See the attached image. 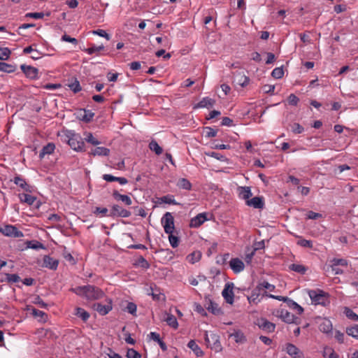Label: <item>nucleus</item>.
Returning <instances> with one entry per match:
<instances>
[{
	"instance_id": "nucleus-35",
	"label": "nucleus",
	"mask_w": 358,
	"mask_h": 358,
	"mask_svg": "<svg viewBox=\"0 0 358 358\" xmlns=\"http://www.w3.org/2000/svg\"><path fill=\"white\" fill-rule=\"evenodd\" d=\"M67 86L70 88L71 90H72L74 93H78L80 91H81L82 87L80 85L79 81L77 78H74L72 80L71 83H69L67 84Z\"/></svg>"
},
{
	"instance_id": "nucleus-60",
	"label": "nucleus",
	"mask_w": 358,
	"mask_h": 358,
	"mask_svg": "<svg viewBox=\"0 0 358 358\" xmlns=\"http://www.w3.org/2000/svg\"><path fill=\"white\" fill-rule=\"evenodd\" d=\"M287 101L291 106H296L299 101V99L294 94H291L288 98Z\"/></svg>"
},
{
	"instance_id": "nucleus-41",
	"label": "nucleus",
	"mask_w": 358,
	"mask_h": 358,
	"mask_svg": "<svg viewBox=\"0 0 358 358\" xmlns=\"http://www.w3.org/2000/svg\"><path fill=\"white\" fill-rule=\"evenodd\" d=\"M323 356L325 358H338V355L334 350L329 347H324L323 350Z\"/></svg>"
},
{
	"instance_id": "nucleus-18",
	"label": "nucleus",
	"mask_w": 358,
	"mask_h": 358,
	"mask_svg": "<svg viewBox=\"0 0 358 358\" xmlns=\"http://www.w3.org/2000/svg\"><path fill=\"white\" fill-rule=\"evenodd\" d=\"M59 264V261L50 257L45 256L43 258V266L52 270H56Z\"/></svg>"
},
{
	"instance_id": "nucleus-47",
	"label": "nucleus",
	"mask_w": 358,
	"mask_h": 358,
	"mask_svg": "<svg viewBox=\"0 0 358 358\" xmlns=\"http://www.w3.org/2000/svg\"><path fill=\"white\" fill-rule=\"evenodd\" d=\"M344 313L345 314L346 317H348L349 319L354 321H358V315H357L350 308L345 307L344 310Z\"/></svg>"
},
{
	"instance_id": "nucleus-34",
	"label": "nucleus",
	"mask_w": 358,
	"mask_h": 358,
	"mask_svg": "<svg viewBox=\"0 0 358 358\" xmlns=\"http://www.w3.org/2000/svg\"><path fill=\"white\" fill-rule=\"evenodd\" d=\"M206 308L214 315H219L222 313L221 309L218 307V305L210 300L207 303Z\"/></svg>"
},
{
	"instance_id": "nucleus-30",
	"label": "nucleus",
	"mask_w": 358,
	"mask_h": 358,
	"mask_svg": "<svg viewBox=\"0 0 358 358\" xmlns=\"http://www.w3.org/2000/svg\"><path fill=\"white\" fill-rule=\"evenodd\" d=\"M215 101L209 97H204L201 100L195 108H211L215 104Z\"/></svg>"
},
{
	"instance_id": "nucleus-63",
	"label": "nucleus",
	"mask_w": 358,
	"mask_h": 358,
	"mask_svg": "<svg viewBox=\"0 0 358 358\" xmlns=\"http://www.w3.org/2000/svg\"><path fill=\"white\" fill-rule=\"evenodd\" d=\"M138 264L143 268H148L150 267L148 262L142 256L138 258Z\"/></svg>"
},
{
	"instance_id": "nucleus-22",
	"label": "nucleus",
	"mask_w": 358,
	"mask_h": 358,
	"mask_svg": "<svg viewBox=\"0 0 358 358\" xmlns=\"http://www.w3.org/2000/svg\"><path fill=\"white\" fill-rule=\"evenodd\" d=\"M13 181L14 182V183L15 185H17L19 187H20L24 191L28 192H31V187L30 185H29L26 182L24 178H22V177H20L19 176H15L13 178Z\"/></svg>"
},
{
	"instance_id": "nucleus-5",
	"label": "nucleus",
	"mask_w": 358,
	"mask_h": 358,
	"mask_svg": "<svg viewBox=\"0 0 358 358\" xmlns=\"http://www.w3.org/2000/svg\"><path fill=\"white\" fill-rule=\"evenodd\" d=\"M162 224L164 227V231L167 234L173 233L175 229L174 218L171 213L166 212L162 218Z\"/></svg>"
},
{
	"instance_id": "nucleus-29",
	"label": "nucleus",
	"mask_w": 358,
	"mask_h": 358,
	"mask_svg": "<svg viewBox=\"0 0 358 358\" xmlns=\"http://www.w3.org/2000/svg\"><path fill=\"white\" fill-rule=\"evenodd\" d=\"M164 320L166 322L167 324L173 329H176L178 327V323L176 317L170 313H165Z\"/></svg>"
},
{
	"instance_id": "nucleus-25",
	"label": "nucleus",
	"mask_w": 358,
	"mask_h": 358,
	"mask_svg": "<svg viewBox=\"0 0 358 358\" xmlns=\"http://www.w3.org/2000/svg\"><path fill=\"white\" fill-rule=\"evenodd\" d=\"M260 290L261 288L259 287V286H257L255 289L252 290L251 295L248 296V300L250 303L257 304L260 301Z\"/></svg>"
},
{
	"instance_id": "nucleus-59",
	"label": "nucleus",
	"mask_w": 358,
	"mask_h": 358,
	"mask_svg": "<svg viewBox=\"0 0 358 358\" xmlns=\"http://www.w3.org/2000/svg\"><path fill=\"white\" fill-rule=\"evenodd\" d=\"M321 217H322V215L321 213H315L312 210L308 211L306 214V219L309 220H317Z\"/></svg>"
},
{
	"instance_id": "nucleus-40",
	"label": "nucleus",
	"mask_w": 358,
	"mask_h": 358,
	"mask_svg": "<svg viewBox=\"0 0 358 358\" xmlns=\"http://www.w3.org/2000/svg\"><path fill=\"white\" fill-rule=\"evenodd\" d=\"M290 270L295 271L296 273L304 274L306 271L307 268L304 266L302 264H292L289 266Z\"/></svg>"
},
{
	"instance_id": "nucleus-16",
	"label": "nucleus",
	"mask_w": 358,
	"mask_h": 358,
	"mask_svg": "<svg viewBox=\"0 0 358 358\" xmlns=\"http://www.w3.org/2000/svg\"><path fill=\"white\" fill-rule=\"evenodd\" d=\"M207 220L206 213H199L190 220V227L197 228L200 227L204 222Z\"/></svg>"
},
{
	"instance_id": "nucleus-58",
	"label": "nucleus",
	"mask_w": 358,
	"mask_h": 358,
	"mask_svg": "<svg viewBox=\"0 0 358 358\" xmlns=\"http://www.w3.org/2000/svg\"><path fill=\"white\" fill-rule=\"evenodd\" d=\"M92 32L93 34L98 35L101 37H103V38H106L108 41L110 40V38L109 34H108L106 33V31L103 29L93 30Z\"/></svg>"
},
{
	"instance_id": "nucleus-51",
	"label": "nucleus",
	"mask_w": 358,
	"mask_h": 358,
	"mask_svg": "<svg viewBox=\"0 0 358 358\" xmlns=\"http://www.w3.org/2000/svg\"><path fill=\"white\" fill-rule=\"evenodd\" d=\"M27 247L29 248L38 250V249H44V245L37 241H31L27 242Z\"/></svg>"
},
{
	"instance_id": "nucleus-56",
	"label": "nucleus",
	"mask_w": 358,
	"mask_h": 358,
	"mask_svg": "<svg viewBox=\"0 0 358 358\" xmlns=\"http://www.w3.org/2000/svg\"><path fill=\"white\" fill-rule=\"evenodd\" d=\"M169 240L171 245L173 248L178 247V245L179 244V239L177 236L173 235V233H171V234H169Z\"/></svg>"
},
{
	"instance_id": "nucleus-17",
	"label": "nucleus",
	"mask_w": 358,
	"mask_h": 358,
	"mask_svg": "<svg viewBox=\"0 0 358 358\" xmlns=\"http://www.w3.org/2000/svg\"><path fill=\"white\" fill-rule=\"evenodd\" d=\"M248 206H252L255 208L262 209L264 206V202L262 197L255 196L246 201Z\"/></svg>"
},
{
	"instance_id": "nucleus-20",
	"label": "nucleus",
	"mask_w": 358,
	"mask_h": 358,
	"mask_svg": "<svg viewBox=\"0 0 358 358\" xmlns=\"http://www.w3.org/2000/svg\"><path fill=\"white\" fill-rule=\"evenodd\" d=\"M234 82L241 87H245L250 82L249 77L246 76L243 72L237 73L234 78Z\"/></svg>"
},
{
	"instance_id": "nucleus-32",
	"label": "nucleus",
	"mask_w": 358,
	"mask_h": 358,
	"mask_svg": "<svg viewBox=\"0 0 358 358\" xmlns=\"http://www.w3.org/2000/svg\"><path fill=\"white\" fill-rule=\"evenodd\" d=\"M187 347L190 348L197 357H201L203 355L200 347L196 343L194 340H191L187 344Z\"/></svg>"
},
{
	"instance_id": "nucleus-54",
	"label": "nucleus",
	"mask_w": 358,
	"mask_h": 358,
	"mask_svg": "<svg viewBox=\"0 0 358 358\" xmlns=\"http://www.w3.org/2000/svg\"><path fill=\"white\" fill-rule=\"evenodd\" d=\"M125 310L130 314L135 315L137 310V306L134 303L129 302L125 308Z\"/></svg>"
},
{
	"instance_id": "nucleus-12",
	"label": "nucleus",
	"mask_w": 358,
	"mask_h": 358,
	"mask_svg": "<svg viewBox=\"0 0 358 358\" xmlns=\"http://www.w3.org/2000/svg\"><path fill=\"white\" fill-rule=\"evenodd\" d=\"M230 268L235 273H238L244 270L243 262L239 258H232L229 262Z\"/></svg>"
},
{
	"instance_id": "nucleus-55",
	"label": "nucleus",
	"mask_w": 358,
	"mask_h": 358,
	"mask_svg": "<svg viewBox=\"0 0 358 358\" xmlns=\"http://www.w3.org/2000/svg\"><path fill=\"white\" fill-rule=\"evenodd\" d=\"M297 244L303 248H313V242L306 239H300L297 241Z\"/></svg>"
},
{
	"instance_id": "nucleus-48",
	"label": "nucleus",
	"mask_w": 358,
	"mask_h": 358,
	"mask_svg": "<svg viewBox=\"0 0 358 358\" xmlns=\"http://www.w3.org/2000/svg\"><path fill=\"white\" fill-rule=\"evenodd\" d=\"M11 52L8 48H0V60H7Z\"/></svg>"
},
{
	"instance_id": "nucleus-52",
	"label": "nucleus",
	"mask_w": 358,
	"mask_h": 358,
	"mask_svg": "<svg viewBox=\"0 0 358 358\" xmlns=\"http://www.w3.org/2000/svg\"><path fill=\"white\" fill-rule=\"evenodd\" d=\"M284 75V71L282 67L275 68L271 73V76L276 79L281 78Z\"/></svg>"
},
{
	"instance_id": "nucleus-7",
	"label": "nucleus",
	"mask_w": 358,
	"mask_h": 358,
	"mask_svg": "<svg viewBox=\"0 0 358 358\" xmlns=\"http://www.w3.org/2000/svg\"><path fill=\"white\" fill-rule=\"evenodd\" d=\"M234 283L227 282L224 289L222 290V295L227 303L232 304L234 301V294L233 292Z\"/></svg>"
},
{
	"instance_id": "nucleus-21",
	"label": "nucleus",
	"mask_w": 358,
	"mask_h": 358,
	"mask_svg": "<svg viewBox=\"0 0 358 358\" xmlns=\"http://www.w3.org/2000/svg\"><path fill=\"white\" fill-rule=\"evenodd\" d=\"M113 197L117 201H121L125 205L130 206L132 203V201L131 198L125 194H121L118 192L117 190H114L113 192Z\"/></svg>"
},
{
	"instance_id": "nucleus-9",
	"label": "nucleus",
	"mask_w": 358,
	"mask_h": 358,
	"mask_svg": "<svg viewBox=\"0 0 358 358\" xmlns=\"http://www.w3.org/2000/svg\"><path fill=\"white\" fill-rule=\"evenodd\" d=\"M113 308L112 300L108 299L106 304L95 303L93 305V309L97 311L101 315H107Z\"/></svg>"
},
{
	"instance_id": "nucleus-37",
	"label": "nucleus",
	"mask_w": 358,
	"mask_h": 358,
	"mask_svg": "<svg viewBox=\"0 0 358 358\" xmlns=\"http://www.w3.org/2000/svg\"><path fill=\"white\" fill-rule=\"evenodd\" d=\"M201 253L199 251H194L187 255V259L191 264H194L200 260Z\"/></svg>"
},
{
	"instance_id": "nucleus-13",
	"label": "nucleus",
	"mask_w": 358,
	"mask_h": 358,
	"mask_svg": "<svg viewBox=\"0 0 358 358\" xmlns=\"http://www.w3.org/2000/svg\"><path fill=\"white\" fill-rule=\"evenodd\" d=\"M257 325L262 330L269 333L273 332L275 328V324L269 322L265 318H260L259 320H258Z\"/></svg>"
},
{
	"instance_id": "nucleus-61",
	"label": "nucleus",
	"mask_w": 358,
	"mask_h": 358,
	"mask_svg": "<svg viewBox=\"0 0 358 358\" xmlns=\"http://www.w3.org/2000/svg\"><path fill=\"white\" fill-rule=\"evenodd\" d=\"M85 140L87 142L94 145H97L101 143L100 141L96 139L91 133L88 134V135L85 138Z\"/></svg>"
},
{
	"instance_id": "nucleus-1",
	"label": "nucleus",
	"mask_w": 358,
	"mask_h": 358,
	"mask_svg": "<svg viewBox=\"0 0 358 358\" xmlns=\"http://www.w3.org/2000/svg\"><path fill=\"white\" fill-rule=\"evenodd\" d=\"M65 141L69 146L76 151L83 150L85 143L79 134L73 131H67Z\"/></svg>"
},
{
	"instance_id": "nucleus-50",
	"label": "nucleus",
	"mask_w": 358,
	"mask_h": 358,
	"mask_svg": "<svg viewBox=\"0 0 358 358\" xmlns=\"http://www.w3.org/2000/svg\"><path fill=\"white\" fill-rule=\"evenodd\" d=\"M160 201L162 203L168 204L178 205L179 203L173 199V196L166 195L161 197Z\"/></svg>"
},
{
	"instance_id": "nucleus-64",
	"label": "nucleus",
	"mask_w": 358,
	"mask_h": 358,
	"mask_svg": "<svg viewBox=\"0 0 358 358\" xmlns=\"http://www.w3.org/2000/svg\"><path fill=\"white\" fill-rule=\"evenodd\" d=\"M292 131L294 134H301L303 131V127L299 123H294L292 126Z\"/></svg>"
},
{
	"instance_id": "nucleus-10",
	"label": "nucleus",
	"mask_w": 358,
	"mask_h": 358,
	"mask_svg": "<svg viewBox=\"0 0 358 358\" xmlns=\"http://www.w3.org/2000/svg\"><path fill=\"white\" fill-rule=\"evenodd\" d=\"M20 69L28 78L35 80L38 78V70L37 68L31 66L22 64L20 66Z\"/></svg>"
},
{
	"instance_id": "nucleus-2",
	"label": "nucleus",
	"mask_w": 358,
	"mask_h": 358,
	"mask_svg": "<svg viewBox=\"0 0 358 358\" xmlns=\"http://www.w3.org/2000/svg\"><path fill=\"white\" fill-rule=\"evenodd\" d=\"M204 339L206 345L211 349H213L215 351L221 350L220 336L217 334L206 331Z\"/></svg>"
},
{
	"instance_id": "nucleus-43",
	"label": "nucleus",
	"mask_w": 358,
	"mask_h": 358,
	"mask_svg": "<svg viewBox=\"0 0 358 358\" xmlns=\"http://www.w3.org/2000/svg\"><path fill=\"white\" fill-rule=\"evenodd\" d=\"M236 343H243L245 341V337L241 331H236L231 334Z\"/></svg>"
},
{
	"instance_id": "nucleus-36",
	"label": "nucleus",
	"mask_w": 358,
	"mask_h": 358,
	"mask_svg": "<svg viewBox=\"0 0 358 358\" xmlns=\"http://www.w3.org/2000/svg\"><path fill=\"white\" fill-rule=\"evenodd\" d=\"M177 186L183 189L190 190L192 189L191 182L186 178H180L177 182Z\"/></svg>"
},
{
	"instance_id": "nucleus-8",
	"label": "nucleus",
	"mask_w": 358,
	"mask_h": 358,
	"mask_svg": "<svg viewBox=\"0 0 358 358\" xmlns=\"http://www.w3.org/2000/svg\"><path fill=\"white\" fill-rule=\"evenodd\" d=\"M131 215V212L127 209L123 208L119 205H113L110 210V216L120 217H129Z\"/></svg>"
},
{
	"instance_id": "nucleus-4",
	"label": "nucleus",
	"mask_w": 358,
	"mask_h": 358,
	"mask_svg": "<svg viewBox=\"0 0 358 358\" xmlns=\"http://www.w3.org/2000/svg\"><path fill=\"white\" fill-rule=\"evenodd\" d=\"M104 296V292L94 285H86L85 296L87 300H98Z\"/></svg>"
},
{
	"instance_id": "nucleus-39",
	"label": "nucleus",
	"mask_w": 358,
	"mask_h": 358,
	"mask_svg": "<svg viewBox=\"0 0 358 358\" xmlns=\"http://www.w3.org/2000/svg\"><path fill=\"white\" fill-rule=\"evenodd\" d=\"M16 67L14 65L5 62H0V71L6 73H13L15 71Z\"/></svg>"
},
{
	"instance_id": "nucleus-11",
	"label": "nucleus",
	"mask_w": 358,
	"mask_h": 358,
	"mask_svg": "<svg viewBox=\"0 0 358 358\" xmlns=\"http://www.w3.org/2000/svg\"><path fill=\"white\" fill-rule=\"evenodd\" d=\"M286 352L292 358H303V353L296 345L292 343L286 345Z\"/></svg>"
},
{
	"instance_id": "nucleus-42",
	"label": "nucleus",
	"mask_w": 358,
	"mask_h": 358,
	"mask_svg": "<svg viewBox=\"0 0 358 358\" xmlns=\"http://www.w3.org/2000/svg\"><path fill=\"white\" fill-rule=\"evenodd\" d=\"M103 49L104 46L103 45L99 46L93 45L90 48H85L84 51L87 52L88 55H92L94 53H97L98 52L103 50Z\"/></svg>"
},
{
	"instance_id": "nucleus-23",
	"label": "nucleus",
	"mask_w": 358,
	"mask_h": 358,
	"mask_svg": "<svg viewBox=\"0 0 358 358\" xmlns=\"http://www.w3.org/2000/svg\"><path fill=\"white\" fill-rule=\"evenodd\" d=\"M103 179L107 182H113L117 181L120 185H124L128 182V180L124 177H115L110 174H104L103 175Z\"/></svg>"
},
{
	"instance_id": "nucleus-28",
	"label": "nucleus",
	"mask_w": 358,
	"mask_h": 358,
	"mask_svg": "<svg viewBox=\"0 0 358 358\" xmlns=\"http://www.w3.org/2000/svg\"><path fill=\"white\" fill-rule=\"evenodd\" d=\"M110 153V150L105 147H96L91 150L90 155L93 156H108Z\"/></svg>"
},
{
	"instance_id": "nucleus-15",
	"label": "nucleus",
	"mask_w": 358,
	"mask_h": 358,
	"mask_svg": "<svg viewBox=\"0 0 358 358\" xmlns=\"http://www.w3.org/2000/svg\"><path fill=\"white\" fill-rule=\"evenodd\" d=\"M279 317L286 323H297L299 319L294 314L289 313L287 310H281Z\"/></svg>"
},
{
	"instance_id": "nucleus-31",
	"label": "nucleus",
	"mask_w": 358,
	"mask_h": 358,
	"mask_svg": "<svg viewBox=\"0 0 358 358\" xmlns=\"http://www.w3.org/2000/svg\"><path fill=\"white\" fill-rule=\"evenodd\" d=\"M55 149V145L53 143H48L46 145L43 146L41 151L39 153V157L43 158L45 155L52 154Z\"/></svg>"
},
{
	"instance_id": "nucleus-44",
	"label": "nucleus",
	"mask_w": 358,
	"mask_h": 358,
	"mask_svg": "<svg viewBox=\"0 0 358 358\" xmlns=\"http://www.w3.org/2000/svg\"><path fill=\"white\" fill-rule=\"evenodd\" d=\"M6 280L8 283L18 282L21 280L20 277L15 273H6Z\"/></svg>"
},
{
	"instance_id": "nucleus-46",
	"label": "nucleus",
	"mask_w": 358,
	"mask_h": 358,
	"mask_svg": "<svg viewBox=\"0 0 358 358\" xmlns=\"http://www.w3.org/2000/svg\"><path fill=\"white\" fill-rule=\"evenodd\" d=\"M331 266H335L337 267L338 266H348V261L345 259H338V258H334L331 261Z\"/></svg>"
},
{
	"instance_id": "nucleus-26",
	"label": "nucleus",
	"mask_w": 358,
	"mask_h": 358,
	"mask_svg": "<svg viewBox=\"0 0 358 358\" xmlns=\"http://www.w3.org/2000/svg\"><path fill=\"white\" fill-rule=\"evenodd\" d=\"M80 119L85 122H90L93 117L94 116V113L92 112L90 110L81 109L80 110Z\"/></svg>"
},
{
	"instance_id": "nucleus-3",
	"label": "nucleus",
	"mask_w": 358,
	"mask_h": 358,
	"mask_svg": "<svg viewBox=\"0 0 358 358\" xmlns=\"http://www.w3.org/2000/svg\"><path fill=\"white\" fill-rule=\"evenodd\" d=\"M308 295L313 303L315 305H323L326 304L327 301V294L321 290H310L308 292Z\"/></svg>"
},
{
	"instance_id": "nucleus-45",
	"label": "nucleus",
	"mask_w": 358,
	"mask_h": 358,
	"mask_svg": "<svg viewBox=\"0 0 358 358\" xmlns=\"http://www.w3.org/2000/svg\"><path fill=\"white\" fill-rule=\"evenodd\" d=\"M346 333L348 336L358 339V325H354L346 329Z\"/></svg>"
},
{
	"instance_id": "nucleus-57",
	"label": "nucleus",
	"mask_w": 358,
	"mask_h": 358,
	"mask_svg": "<svg viewBox=\"0 0 358 358\" xmlns=\"http://www.w3.org/2000/svg\"><path fill=\"white\" fill-rule=\"evenodd\" d=\"M127 358H141V355L139 352H138L134 349H128L127 352Z\"/></svg>"
},
{
	"instance_id": "nucleus-33",
	"label": "nucleus",
	"mask_w": 358,
	"mask_h": 358,
	"mask_svg": "<svg viewBox=\"0 0 358 358\" xmlns=\"http://www.w3.org/2000/svg\"><path fill=\"white\" fill-rule=\"evenodd\" d=\"M75 315L78 317L81 318V320L84 322H86L90 317L89 313L87 312L85 309L80 307H78L75 309Z\"/></svg>"
},
{
	"instance_id": "nucleus-24",
	"label": "nucleus",
	"mask_w": 358,
	"mask_h": 358,
	"mask_svg": "<svg viewBox=\"0 0 358 358\" xmlns=\"http://www.w3.org/2000/svg\"><path fill=\"white\" fill-rule=\"evenodd\" d=\"M319 329L324 334L331 333L333 329L331 322L329 320H323L319 325Z\"/></svg>"
},
{
	"instance_id": "nucleus-14",
	"label": "nucleus",
	"mask_w": 358,
	"mask_h": 358,
	"mask_svg": "<svg viewBox=\"0 0 358 358\" xmlns=\"http://www.w3.org/2000/svg\"><path fill=\"white\" fill-rule=\"evenodd\" d=\"M150 292L148 291V294L151 295L152 299L157 301H164L166 299L165 295L160 291L156 286L155 287H150Z\"/></svg>"
},
{
	"instance_id": "nucleus-6",
	"label": "nucleus",
	"mask_w": 358,
	"mask_h": 358,
	"mask_svg": "<svg viewBox=\"0 0 358 358\" xmlns=\"http://www.w3.org/2000/svg\"><path fill=\"white\" fill-rule=\"evenodd\" d=\"M0 232L6 236L14 238H20L23 236V233L13 225L7 224L0 228Z\"/></svg>"
},
{
	"instance_id": "nucleus-53",
	"label": "nucleus",
	"mask_w": 358,
	"mask_h": 358,
	"mask_svg": "<svg viewBox=\"0 0 358 358\" xmlns=\"http://www.w3.org/2000/svg\"><path fill=\"white\" fill-rule=\"evenodd\" d=\"M85 290H86V285L76 287L75 288H71L70 289V291H71L72 292L75 293L77 295L81 296H85Z\"/></svg>"
},
{
	"instance_id": "nucleus-27",
	"label": "nucleus",
	"mask_w": 358,
	"mask_h": 358,
	"mask_svg": "<svg viewBox=\"0 0 358 358\" xmlns=\"http://www.w3.org/2000/svg\"><path fill=\"white\" fill-rule=\"evenodd\" d=\"M19 199L22 203H26L29 206L34 205L36 201V197L27 194H19Z\"/></svg>"
},
{
	"instance_id": "nucleus-62",
	"label": "nucleus",
	"mask_w": 358,
	"mask_h": 358,
	"mask_svg": "<svg viewBox=\"0 0 358 358\" xmlns=\"http://www.w3.org/2000/svg\"><path fill=\"white\" fill-rule=\"evenodd\" d=\"M34 303L43 308H47L48 307V304L39 296L35 297Z\"/></svg>"
},
{
	"instance_id": "nucleus-38",
	"label": "nucleus",
	"mask_w": 358,
	"mask_h": 358,
	"mask_svg": "<svg viewBox=\"0 0 358 358\" xmlns=\"http://www.w3.org/2000/svg\"><path fill=\"white\" fill-rule=\"evenodd\" d=\"M149 148L155 152L156 155H159L162 153L163 150L155 140H152L149 143Z\"/></svg>"
},
{
	"instance_id": "nucleus-49",
	"label": "nucleus",
	"mask_w": 358,
	"mask_h": 358,
	"mask_svg": "<svg viewBox=\"0 0 358 358\" xmlns=\"http://www.w3.org/2000/svg\"><path fill=\"white\" fill-rule=\"evenodd\" d=\"M287 305L290 308L293 310H296L299 315H301L303 312V308L292 299H289V302L287 303Z\"/></svg>"
},
{
	"instance_id": "nucleus-19",
	"label": "nucleus",
	"mask_w": 358,
	"mask_h": 358,
	"mask_svg": "<svg viewBox=\"0 0 358 358\" xmlns=\"http://www.w3.org/2000/svg\"><path fill=\"white\" fill-rule=\"evenodd\" d=\"M237 191L238 193V196L244 200H249L250 197L252 196V194L251 192L250 187L244 186V187H238L237 188Z\"/></svg>"
}]
</instances>
